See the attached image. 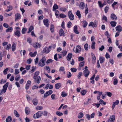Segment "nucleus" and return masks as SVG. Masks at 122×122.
Returning a JSON list of instances; mask_svg holds the SVG:
<instances>
[{
    "label": "nucleus",
    "instance_id": "nucleus-1",
    "mask_svg": "<svg viewBox=\"0 0 122 122\" xmlns=\"http://www.w3.org/2000/svg\"><path fill=\"white\" fill-rule=\"evenodd\" d=\"M46 59L45 57H43L40 60L38 65L41 67H43L44 66L45 64Z\"/></svg>",
    "mask_w": 122,
    "mask_h": 122
},
{
    "label": "nucleus",
    "instance_id": "nucleus-2",
    "mask_svg": "<svg viewBox=\"0 0 122 122\" xmlns=\"http://www.w3.org/2000/svg\"><path fill=\"white\" fill-rule=\"evenodd\" d=\"M42 114V112L41 111H39L35 114L33 117L34 118H38L41 117Z\"/></svg>",
    "mask_w": 122,
    "mask_h": 122
},
{
    "label": "nucleus",
    "instance_id": "nucleus-3",
    "mask_svg": "<svg viewBox=\"0 0 122 122\" xmlns=\"http://www.w3.org/2000/svg\"><path fill=\"white\" fill-rule=\"evenodd\" d=\"M81 51V47L79 45H77L73 49L74 52L76 53H79Z\"/></svg>",
    "mask_w": 122,
    "mask_h": 122
},
{
    "label": "nucleus",
    "instance_id": "nucleus-4",
    "mask_svg": "<svg viewBox=\"0 0 122 122\" xmlns=\"http://www.w3.org/2000/svg\"><path fill=\"white\" fill-rule=\"evenodd\" d=\"M33 79L34 80V81L36 83L38 84H39L40 83L41 80L40 76H37L35 77H33Z\"/></svg>",
    "mask_w": 122,
    "mask_h": 122
},
{
    "label": "nucleus",
    "instance_id": "nucleus-5",
    "mask_svg": "<svg viewBox=\"0 0 122 122\" xmlns=\"http://www.w3.org/2000/svg\"><path fill=\"white\" fill-rule=\"evenodd\" d=\"M68 15L70 19L71 20H73L74 19V17L71 11H69L68 12Z\"/></svg>",
    "mask_w": 122,
    "mask_h": 122
},
{
    "label": "nucleus",
    "instance_id": "nucleus-6",
    "mask_svg": "<svg viewBox=\"0 0 122 122\" xmlns=\"http://www.w3.org/2000/svg\"><path fill=\"white\" fill-rule=\"evenodd\" d=\"M115 119V116L113 115L110 117V118L107 120V122H114Z\"/></svg>",
    "mask_w": 122,
    "mask_h": 122
},
{
    "label": "nucleus",
    "instance_id": "nucleus-7",
    "mask_svg": "<svg viewBox=\"0 0 122 122\" xmlns=\"http://www.w3.org/2000/svg\"><path fill=\"white\" fill-rule=\"evenodd\" d=\"M53 93V91L51 90H50L47 92L45 93L44 95V97L46 98L47 96H49L51 94Z\"/></svg>",
    "mask_w": 122,
    "mask_h": 122
},
{
    "label": "nucleus",
    "instance_id": "nucleus-8",
    "mask_svg": "<svg viewBox=\"0 0 122 122\" xmlns=\"http://www.w3.org/2000/svg\"><path fill=\"white\" fill-rule=\"evenodd\" d=\"M8 84V83L7 82L3 86L2 91H3V92L4 93H5L6 92Z\"/></svg>",
    "mask_w": 122,
    "mask_h": 122
},
{
    "label": "nucleus",
    "instance_id": "nucleus-9",
    "mask_svg": "<svg viewBox=\"0 0 122 122\" xmlns=\"http://www.w3.org/2000/svg\"><path fill=\"white\" fill-rule=\"evenodd\" d=\"M84 76L86 77H87L88 76L90 73V71L88 70H85L83 71Z\"/></svg>",
    "mask_w": 122,
    "mask_h": 122
},
{
    "label": "nucleus",
    "instance_id": "nucleus-10",
    "mask_svg": "<svg viewBox=\"0 0 122 122\" xmlns=\"http://www.w3.org/2000/svg\"><path fill=\"white\" fill-rule=\"evenodd\" d=\"M15 21H16L18 19H20L21 16L20 14L19 13H17L15 15Z\"/></svg>",
    "mask_w": 122,
    "mask_h": 122
},
{
    "label": "nucleus",
    "instance_id": "nucleus-11",
    "mask_svg": "<svg viewBox=\"0 0 122 122\" xmlns=\"http://www.w3.org/2000/svg\"><path fill=\"white\" fill-rule=\"evenodd\" d=\"M31 82L30 81H28L27 82V83L25 85V89L26 90L28 89L29 87L30 86Z\"/></svg>",
    "mask_w": 122,
    "mask_h": 122
},
{
    "label": "nucleus",
    "instance_id": "nucleus-12",
    "mask_svg": "<svg viewBox=\"0 0 122 122\" xmlns=\"http://www.w3.org/2000/svg\"><path fill=\"white\" fill-rule=\"evenodd\" d=\"M92 56V62L93 63H95L96 60V57L94 54L93 53H91Z\"/></svg>",
    "mask_w": 122,
    "mask_h": 122
},
{
    "label": "nucleus",
    "instance_id": "nucleus-13",
    "mask_svg": "<svg viewBox=\"0 0 122 122\" xmlns=\"http://www.w3.org/2000/svg\"><path fill=\"white\" fill-rule=\"evenodd\" d=\"M111 18L112 20H115L117 19V17L116 15L114 14H112L111 15Z\"/></svg>",
    "mask_w": 122,
    "mask_h": 122
},
{
    "label": "nucleus",
    "instance_id": "nucleus-14",
    "mask_svg": "<svg viewBox=\"0 0 122 122\" xmlns=\"http://www.w3.org/2000/svg\"><path fill=\"white\" fill-rule=\"evenodd\" d=\"M115 29L116 31L119 32H121L122 30V28L120 25L117 26L115 28Z\"/></svg>",
    "mask_w": 122,
    "mask_h": 122
},
{
    "label": "nucleus",
    "instance_id": "nucleus-15",
    "mask_svg": "<svg viewBox=\"0 0 122 122\" xmlns=\"http://www.w3.org/2000/svg\"><path fill=\"white\" fill-rule=\"evenodd\" d=\"M43 51L45 53L47 54L50 52V50L48 47H45L43 49Z\"/></svg>",
    "mask_w": 122,
    "mask_h": 122
},
{
    "label": "nucleus",
    "instance_id": "nucleus-16",
    "mask_svg": "<svg viewBox=\"0 0 122 122\" xmlns=\"http://www.w3.org/2000/svg\"><path fill=\"white\" fill-rule=\"evenodd\" d=\"M16 43H15L14 42H13V44L11 46L12 50L13 51H15L16 48Z\"/></svg>",
    "mask_w": 122,
    "mask_h": 122
},
{
    "label": "nucleus",
    "instance_id": "nucleus-17",
    "mask_svg": "<svg viewBox=\"0 0 122 122\" xmlns=\"http://www.w3.org/2000/svg\"><path fill=\"white\" fill-rule=\"evenodd\" d=\"M41 46V45L38 43H35L33 44V47L36 48H37L38 47L40 48Z\"/></svg>",
    "mask_w": 122,
    "mask_h": 122
},
{
    "label": "nucleus",
    "instance_id": "nucleus-18",
    "mask_svg": "<svg viewBox=\"0 0 122 122\" xmlns=\"http://www.w3.org/2000/svg\"><path fill=\"white\" fill-rule=\"evenodd\" d=\"M80 8L81 9L83 10L85 6V4L83 2H81L79 5Z\"/></svg>",
    "mask_w": 122,
    "mask_h": 122
},
{
    "label": "nucleus",
    "instance_id": "nucleus-19",
    "mask_svg": "<svg viewBox=\"0 0 122 122\" xmlns=\"http://www.w3.org/2000/svg\"><path fill=\"white\" fill-rule=\"evenodd\" d=\"M119 102V101L118 100H116L115 102H113L112 106V109L113 110L116 105H118Z\"/></svg>",
    "mask_w": 122,
    "mask_h": 122
},
{
    "label": "nucleus",
    "instance_id": "nucleus-20",
    "mask_svg": "<svg viewBox=\"0 0 122 122\" xmlns=\"http://www.w3.org/2000/svg\"><path fill=\"white\" fill-rule=\"evenodd\" d=\"M14 35L17 36V37H19L20 36V31L17 30L16 31L14 32Z\"/></svg>",
    "mask_w": 122,
    "mask_h": 122
},
{
    "label": "nucleus",
    "instance_id": "nucleus-21",
    "mask_svg": "<svg viewBox=\"0 0 122 122\" xmlns=\"http://www.w3.org/2000/svg\"><path fill=\"white\" fill-rule=\"evenodd\" d=\"M44 24L47 27L49 26L48 20V19H45L43 20Z\"/></svg>",
    "mask_w": 122,
    "mask_h": 122
},
{
    "label": "nucleus",
    "instance_id": "nucleus-22",
    "mask_svg": "<svg viewBox=\"0 0 122 122\" xmlns=\"http://www.w3.org/2000/svg\"><path fill=\"white\" fill-rule=\"evenodd\" d=\"M61 84L60 83H58L55 85V87L56 89H58L61 87Z\"/></svg>",
    "mask_w": 122,
    "mask_h": 122
},
{
    "label": "nucleus",
    "instance_id": "nucleus-23",
    "mask_svg": "<svg viewBox=\"0 0 122 122\" xmlns=\"http://www.w3.org/2000/svg\"><path fill=\"white\" fill-rule=\"evenodd\" d=\"M72 57V54L71 53H69L66 57V59L68 61H70Z\"/></svg>",
    "mask_w": 122,
    "mask_h": 122
},
{
    "label": "nucleus",
    "instance_id": "nucleus-24",
    "mask_svg": "<svg viewBox=\"0 0 122 122\" xmlns=\"http://www.w3.org/2000/svg\"><path fill=\"white\" fill-rule=\"evenodd\" d=\"M37 53L36 51H35L34 53L30 52L29 53V55L31 57H34L36 55Z\"/></svg>",
    "mask_w": 122,
    "mask_h": 122
},
{
    "label": "nucleus",
    "instance_id": "nucleus-25",
    "mask_svg": "<svg viewBox=\"0 0 122 122\" xmlns=\"http://www.w3.org/2000/svg\"><path fill=\"white\" fill-rule=\"evenodd\" d=\"M74 31L76 34H78L79 33V32L77 30V26L76 25H75L74 27Z\"/></svg>",
    "mask_w": 122,
    "mask_h": 122
},
{
    "label": "nucleus",
    "instance_id": "nucleus-26",
    "mask_svg": "<svg viewBox=\"0 0 122 122\" xmlns=\"http://www.w3.org/2000/svg\"><path fill=\"white\" fill-rule=\"evenodd\" d=\"M110 24L112 27H114L116 25L117 22L115 21H112L110 22Z\"/></svg>",
    "mask_w": 122,
    "mask_h": 122
},
{
    "label": "nucleus",
    "instance_id": "nucleus-27",
    "mask_svg": "<svg viewBox=\"0 0 122 122\" xmlns=\"http://www.w3.org/2000/svg\"><path fill=\"white\" fill-rule=\"evenodd\" d=\"M33 103L35 105H36L38 104V100L36 98L34 99L32 101Z\"/></svg>",
    "mask_w": 122,
    "mask_h": 122
},
{
    "label": "nucleus",
    "instance_id": "nucleus-28",
    "mask_svg": "<svg viewBox=\"0 0 122 122\" xmlns=\"http://www.w3.org/2000/svg\"><path fill=\"white\" fill-rule=\"evenodd\" d=\"M76 14L78 17L79 18H80L81 17V16L80 12L79 10H78L77 11L76 13Z\"/></svg>",
    "mask_w": 122,
    "mask_h": 122
},
{
    "label": "nucleus",
    "instance_id": "nucleus-29",
    "mask_svg": "<svg viewBox=\"0 0 122 122\" xmlns=\"http://www.w3.org/2000/svg\"><path fill=\"white\" fill-rule=\"evenodd\" d=\"M12 120L11 117L10 116L8 117L6 119V122H11Z\"/></svg>",
    "mask_w": 122,
    "mask_h": 122
},
{
    "label": "nucleus",
    "instance_id": "nucleus-30",
    "mask_svg": "<svg viewBox=\"0 0 122 122\" xmlns=\"http://www.w3.org/2000/svg\"><path fill=\"white\" fill-rule=\"evenodd\" d=\"M59 34L60 36H63L64 34V32L62 29H61L60 31Z\"/></svg>",
    "mask_w": 122,
    "mask_h": 122
},
{
    "label": "nucleus",
    "instance_id": "nucleus-31",
    "mask_svg": "<svg viewBox=\"0 0 122 122\" xmlns=\"http://www.w3.org/2000/svg\"><path fill=\"white\" fill-rule=\"evenodd\" d=\"M25 113L26 114H28L30 112L29 109L27 107H26L25 109Z\"/></svg>",
    "mask_w": 122,
    "mask_h": 122
},
{
    "label": "nucleus",
    "instance_id": "nucleus-32",
    "mask_svg": "<svg viewBox=\"0 0 122 122\" xmlns=\"http://www.w3.org/2000/svg\"><path fill=\"white\" fill-rule=\"evenodd\" d=\"M39 73L40 72L39 71H36L34 74L33 77H37V76H38Z\"/></svg>",
    "mask_w": 122,
    "mask_h": 122
},
{
    "label": "nucleus",
    "instance_id": "nucleus-33",
    "mask_svg": "<svg viewBox=\"0 0 122 122\" xmlns=\"http://www.w3.org/2000/svg\"><path fill=\"white\" fill-rule=\"evenodd\" d=\"M58 8V6L56 4H55L53 8V10L54 11Z\"/></svg>",
    "mask_w": 122,
    "mask_h": 122
},
{
    "label": "nucleus",
    "instance_id": "nucleus-34",
    "mask_svg": "<svg viewBox=\"0 0 122 122\" xmlns=\"http://www.w3.org/2000/svg\"><path fill=\"white\" fill-rule=\"evenodd\" d=\"M95 42L93 41L92 42V46H91V48L93 49H94L95 48Z\"/></svg>",
    "mask_w": 122,
    "mask_h": 122
},
{
    "label": "nucleus",
    "instance_id": "nucleus-35",
    "mask_svg": "<svg viewBox=\"0 0 122 122\" xmlns=\"http://www.w3.org/2000/svg\"><path fill=\"white\" fill-rule=\"evenodd\" d=\"M99 60L100 63H102L105 60V58L104 57H100Z\"/></svg>",
    "mask_w": 122,
    "mask_h": 122
},
{
    "label": "nucleus",
    "instance_id": "nucleus-36",
    "mask_svg": "<svg viewBox=\"0 0 122 122\" xmlns=\"http://www.w3.org/2000/svg\"><path fill=\"white\" fill-rule=\"evenodd\" d=\"M34 27L33 26H31L30 27L29 29V31L27 32V33H29L30 32H31L32 30L33 29Z\"/></svg>",
    "mask_w": 122,
    "mask_h": 122
},
{
    "label": "nucleus",
    "instance_id": "nucleus-37",
    "mask_svg": "<svg viewBox=\"0 0 122 122\" xmlns=\"http://www.w3.org/2000/svg\"><path fill=\"white\" fill-rule=\"evenodd\" d=\"M13 28L12 27H10L8 28L6 30V32H11Z\"/></svg>",
    "mask_w": 122,
    "mask_h": 122
},
{
    "label": "nucleus",
    "instance_id": "nucleus-38",
    "mask_svg": "<svg viewBox=\"0 0 122 122\" xmlns=\"http://www.w3.org/2000/svg\"><path fill=\"white\" fill-rule=\"evenodd\" d=\"M56 114L58 116H60L63 115V113L57 111L56 112Z\"/></svg>",
    "mask_w": 122,
    "mask_h": 122
},
{
    "label": "nucleus",
    "instance_id": "nucleus-39",
    "mask_svg": "<svg viewBox=\"0 0 122 122\" xmlns=\"http://www.w3.org/2000/svg\"><path fill=\"white\" fill-rule=\"evenodd\" d=\"M83 116V114L82 112H80L78 116V118H82Z\"/></svg>",
    "mask_w": 122,
    "mask_h": 122
},
{
    "label": "nucleus",
    "instance_id": "nucleus-40",
    "mask_svg": "<svg viewBox=\"0 0 122 122\" xmlns=\"http://www.w3.org/2000/svg\"><path fill=\"white\" fill-rule=\"evenodd\" d=\"M61 55H62L63 56H65L67 53V51H64L62 52H61Z\"/></svg>",
    "mask_w": 122,
    "mask_h": 122
},
{
    "label": "nucleus",
    "instance_id": "nucleus-41",
    "mask_svg": "<svg viewBox=\"0 0 122 122\" xmlns=\"http://www.w3.org/2000/svg\"><path fill=\"white\" fill-rule=\"evenodd\" d=\"M14 114L15 116L17 117H19V115L18 113L16 110H15L14 112Z\"/></svg>",
    "mask_w": 122,
    "mask_h": 122
},
{
    "label": "nucleus",
    "instance_id": "nucleus-42",
    "mask_svg": "<svg viewBox=\"0 0 122 122\" xmlns=\"http://www.w3.org/2000/svg\"><path fill=\"white\" fill-rule=\"evenodd\" d=\"M27 30V29L25 28H23L22 30V33L23 34H24L25 33V32Z\"/></svg>",
    "mask_w": 122,
    "mask_h": 122
},
{
    "label": "nucleus",
    "instance_id": "nucleus-43",
    "mask_svg": "<svg viewBox=\"0 0 122 122\" xmlns=\"http://www.w3.org/2000/svg\"><path fill=\"white\" fill-rule=\"evenodd\" d=\"M11 45L10 44H9L7 45L6 46V49L7 50H9L11 47Z\"/></svg>",
    "mask_w": 122,
    "mask_h": 122
},
{
    "label": "nucleus",
    "instance_id": "nucleus-44",
    "mask_svg": "<svg viewBox=\"0 0 122 122\" xmlns=\"http://www.w3.org/2000/svg\"><path fill=\"white\" fill-rule=\"evenodd\" d=\"M118 83V80L116 78H115L113 81V84L114 85H116Z\"/></svg>",
    "mask_w": 122,
    "mask_h": 122
},
{
    "label": "nucleus",
    "instance_id": "nucleus-45",
    "mask_svg": "<svg viewBox=\"0 0 122 122\" xmlns=\"http://www.w3.org/2000/svg\"><path fill=\"white\" fill-rule=\"evenodd\" d=\"M83 26L85 28L87 25V23L86 20H85L83 21Z\"/></svg>",
    "mask_w": 122,
    "mask_h": 122
},
{
    "label": "nucleus",
    "instance_id": "nucleus-46",
    "mask_svg": "<svg viewBox=\"0 0 122 122\" xmlns=\"http://www.w3.org/2000/svg\"><path fill=\"white\" fill-rule=\"evenodd\" d=\"M46 70L48 71V72L49 73L50 72V68L48 66H46L45 68Z\"/></svg>",
    "mask_w": 122,
    "mask_h": 122
},
{
    "label": "nucleus",
    "instance_id": "nucleus-47",
    "mask_svg": "<svg viewBox=\"0 0 122 122\" xmlns=\"http://www.w3.org/2000/svg\"><path fill=\"white\" fill-rule=\"evenodd\" d=\"M71 70L72 72H74L76 71L77 69L74 68H72L71 69Z\"/></svg>",
    "mask_w": 122,
    "mask_h": 122
},
{
    "label": "nucleus",
    "instance_id": "nucleus-48",
    "mask_svg": "<svg viewBox=\"0 0 122 122\" xmlns=\"http://www.w3.org/2000/svg\"><path fill=\"white\" fill-rule=\"evenodd\" d=\"M54 25L52 24H51L50 30L52 32H53L54 31Z\"/></svg>",
    "mask_w": 122,
    "mask_h": 122
},
{
    "label": "nucleus",
    "instance_id": "nucleus-49",
    "mask_svg": "<svg viewBox=\"0 0 122 122\" xmlns=\"http://www.w3.org/2000/svg\"><path fill=\"white\" fill-rule=\"evenodd\" d=\"M66 16L63 14H61L60 15V17L61 18H64L66 17Z\"/></svg>",
    "mask_w": 122,
    "mask_h": 122
},
{
    "label": "nucleus",
    "instance_id": "nucleus-50",
    "mask_svg": "<svg viewBox=\"0 0 122 122\" xmlns=\"http://www.w3.org/2000/svg\"><path fill=\"white\" fill-rule=\"evenodd\" d=\"M43 109V107L42 106H37L36 107V109L37 110H41Z\"/></svg>",
    "mask_w": 122,
    "mask_h": 122
},
{
    "label": "nucleus",
    "instance_id": "nucleus-51",
    "mask_svg": "<svg viewBox=\"0 0 122 122\" xmlns=\"http://www.w3.org/2000/svg\"><path fill=\"white\" fill-rule=\"evenodd\" d=\"M9 69L8 68H6L3 71V73L5 75L7 74V71Z\"/></svg>",
    "mask_w": 122,
    "mask_h": 122
},
{
    "label": "nucleus",
    "instance_id": "nucleus-52",
    "mask_svg": "<svg viewBox=\"0 0 122 122\" xmlns=\"http://www.w3.org/2000/svg\"><path fill=\"white\" fill-rule=\"evenodd\" d=\"M100 102V104H103L104 105H105L106 104V103L104 102V101L102 99H101L99 101Z\"/></svg>",
    "mask_w": 122,
    "mask_h": 122
},
{
    "label": "nucleus",
    "instance_id": "nucleus-53",
    "mask_svg": "<svg viewBox=\"0 0 122 122\" xmlns=\"http://www.w3.org/2000/svg\"><path fill=\"white\" fill-rule=\"evenodd\" d=\"M60 10L64 12L66 10V9L65 8L61 7L60 8Z\"/></svg>",
    "mask_w": 122,
    "mask_h": 122
},
{
    "label": "nucleus",
    "instance_id": "nucleus-54",
    "mask_svg": "<svg viewBox=\"0 0 122 122\" xmlns=\"http://www.w3.org/2000/svg\"><path fill=\"white\" fill-rule=\"evenodd\" d=\"M84 47L85 49L86 50H87L88 48V44L87 43L85 44L84 45Z\"/></svg>",
    "mask_w": 122,
    "mask_h": 122
},
{
    "label": "nucleus",
    "instance_id": "nucleus-55",
    "mask_svg": "<svg viewBox=\"0 0 122 122\" xmlns=\"http://www.w3.org/2000/svg\"><path fill=\"white\" fill-rule=\"evenodd\" d=\"M31 58H29L27 60L26 62L28 64H30L31 63Z\"/></svg>",
    "mask_w": 122,
    "mask_h": 122
},
{
    "label": "nucleus",
    "instance_id": "nucleus-56",
    "mask_svg": "<svg viewBox=\"0 0 122 122\" xmlns=\"http://www.w3.org/2000/svg\"><path fill=\"white\" fill-rule=\"evenodd\" d=\"M84 64V61H83L82 62H81L80 63L79 66L80 67H81L83 66Z\"/></svg>",
    "mask_w": 122,
    "mask_h": 122
},
{
    "label": "nucleus",
    "instance_id": "nucleus-57",
    "mask_svg": "<svg viewBox=\"0 0 122 122\" xmlns=\"http://www.w3.org/2000/svg\"><path fill=\"white\" fill-rule=\"evenodd\" d=\"M65 70L64 68L63 67H61L59 70V71H63Z\"/></svg>",
    "mask_w": 122,
    "mask_h": 122
},
{
    "label": "nucleus",
    "instance_id": "nucleus-58",
    "mask_svg": "<svg viewBox=\"0 0 122 122\" xmlns=\"http://www.w3.org/2000/svg\"><path fill=\"white\" fill-rule=\"evenodd\" d=\"M85 15H86L88 12V9L87 7H85Z\"/></svg>",
    "mask_w": 122,
    "mask_h": 122
},
{
    "label": "nucleus",
    "instance_id": "nucleus-59",
    "mask_svg": "<svg viewBox=\"0 0 122 122\" xmlns=\"http://www.w3.org/2000/svg\"><path fill=\"white\" fill-rule=\"evenodd\" d=\"M55 95H56L55 94H53L51 95V97L52 99V100H54L55 99Z\"/></svg>",
    "mask_w": 122,
    "mask_h": 122
},
{
    "label": "nucleus",
    "instance_id": "nucleus-60",
    "mask_svg": "<svg viewBox=\"0 0 122 122\" xmlns=\"http://www.w3.org/2000/svg\"><path fill=\"white\" fill-rule=\"evenodd\" d=\"M3 26L6 28H8L9 27V25L6 23H4L3 24Z\"/></svg>",
    "mask_w": 122,
    "mask_h": 122
},
{
    "label": "nucleus",
    "instance_id": "nucleus-61",
    "mask_svg": "<svg viewBox=\"0 0 122 122\" xmlns=\"http://www.w3.org/2000/svg\"><path fill=\"white\" fill-rule=\"evenodd\" d=\"M61 96L62 97H65L67 96V94L65 92H63L61 94Z\"/></svg>",
    "mask_w": 122,
    "mask_h": 122
},
{
    "label": "nucleus",
    "instance_id": "nucleus-62",
    "mask_svg": "<svg viewBox=\"0 0 122 122\" xmlns=\"http://www.w3.org/2000/svg\"><path fill=\"white\" fill-rule=\"evenodd\" d=\"M71 25V23L70 21H69L67 24V27L68 28H69L70 27Z\"/></svg>",
    "mask_w": 122,
    "mask_h": 122
},
{
    "label": "nucleus",
    "instance_id": "nucleus-63",
    "mask_svg": "<svg viewBox=\"0 0 122 122\" xmlns=\"http://www.w3.org/2000/svg\"><path fill=\"white\" fill-rule=\"evenodd\" d=\"M109 7L107 6H106L104 9L105 12V13H107L108 11V9Z\"/></svg>",
    "mask_w": 122,
    "mask_h": 122
},
{
    "label": "nucleus",
    "instance_id": "nucleus-64",
    "mask_svg": "<svg viewBox=\"0 0 122 122\" xmlns=\"http://www.w3.org/2000/svg\"><path fill=\"white\" fill-rule=\"evenodd\" d=\"M105 56L106 58L108 59L110 58V55L107 52L106 53Z\"/></svg>",
    "mask_w": 122,
    "mask_h": 122
}]
</instances>
